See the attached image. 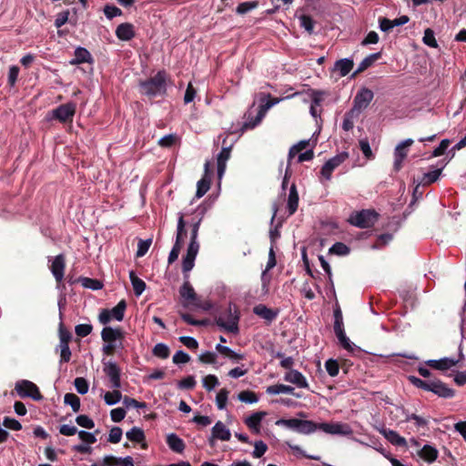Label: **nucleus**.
<instances>
[{
	"label": "nucleus",
	"instance_id": "obj_8",
	"mask_svg": "<svg viewBox=\"0 0 466 466\" xmlns=\"http://www.w3.org/2000/svg\"><path fill=\"white\" fill-rule=\"evenodd\" d=\"M76 109V106L72 102L60 105L52 110V117L61 123H72Z\"/></svg>",
	"mask_w": 466,
	"mask_h": 466
},
{
	"label": "nucleus",
	"instance_id": "obj_23",
	"mask_svg": "<svg viewBox=\"0 0 466 466\" xmlns=\"http://www.w3.org/2000/svg\"><path fill=\"white\" fill-rule=\"evenodd\" d=\"M166 442L169 449L176 453L181 454L185 451L186 443L176 433H169L167 435Z\"/></svg>",
	"mask_w": 466,
	"mask_h": 466
},
{
	"label": "nucleus",
	"instance_id": "obj_64",
	"mask_svg": "<svg viewBox=\"0 0 466 466\" xmlns=\"http://www.w3.org/2000/svg\"><path fill=\"white\" fill-rule=\"evenodd\" d=\"M217 385H218V380L215 375H207L203 379V386L208 390H213Z\"/></svg>",
	"mask_w": 466,
	"mask_h": 466
},
{
	"label": "nucleus",
	"instance_id": "obj_45",
	"mask_svg": "<svg viewBox=\"0 0 466 466\" xmlns=\"http://www.w3.org/2000/svg\"><path fill=\"white\" fill-rule=\"evenodd\" d=\"M228 390L227 389H221L216 396V402L218 410H223L226 407Z\"/></svg>",
	"mask_w": 466,
	"mask_h": 466
},
{
	"label": "nucleus",
	"instance_id": "obj_50",
	"mask_svg": "<svg viewBox=\"0 0 466 466\" xmlns=\"http://www.w3.org/2000/svg\"><path fill=\"white\" fill-rule=\"evenodd\" d=\"M392 239V235L390 233H384L378 236L376 241L372 245V248L378 249L386 246Z\"/></svg>",
	"mask_w": 466,
	"mask_h": 466
},
{
	"label": "nucleus",
	"instance_id": "obj_26",
	"mask_svg": "<svg viewBox=\"0 0 466 466\" xmlns=\"http://www.w3.org/2000/svg\"><path fill=\"white\" fill-rule=\"evenodd\" d=\"M126 435H127V438L130 441H134L137 443H142L141 447L143 449L147 448V444L145 442V440H146L145 432L142 429L137 428V427H133L130 431H128L126 433Z\"/></svg>",
	"mask_w": 466,
	"mask_h": 466
},
{
	"label": "nucleus",
	"instance_id": "obj_22",
	"mask_svg": "<svg viewBox=\"0 0 466 466\" xmlns=\"http://www.w3.org/2000/svg\"><path fill=\"white\" fill-rule=\"evenodd\" d=\"M101 338L106 343H116L117 339L124 338V333L121 329L105 327L101 331Z\"/></svg>",
	"mask_w": 466,
	"mask_h": 466
},
{
	"label": "nucleus",
	"instance_id": "obj_49",
	"mask_svg": "<svg viewBox=\"0 0 466 466\" xmlns=\"http://www.w3.org/2000/svg\"><path fill=\"white\" fill-rule=\"evenodd\" d=\"M74 385L79 394H86L88 391V382L85 378L78 377L75 379Z\"/></svg>",
	"mask_w": 466,
	"mask_h": 466
},
{
	"label": "nucleus",
	"instance_id": "obj_52",
	"mask_svg": "<svg viewBox=\"0 0 466 466\" xmlns=\"http://www.w3.org/2000/svg\"><path fill=\"white\" fill-rule=\"evenodd\" d=\"M152 243V239H139L137 244V257L140 258L147 254Z\"/></svg>",
	"mask_w": 466,
	"mask_h": 466
},
{
	"label": "nucleus",
	"instance_id": "obj_29",
	"mask_svg": "<svg viewBox=\"0 0 466 466\" xmlns=\"http://www.w3.org/2000/svg\"><path fill=\"white\" fill-rule=\"evenodd\" d=\"M231 147H223L218 156V175L221 177L226 169V162L230 157Z\"/></svg>",
	"mask_w": 466,
	"mask_h": 466
},
{
	"label": "nucleus",
	"instance_id": "obj_11",
	"mask_svg": "<svg viewBox=\"0 0 466 466\" xmlns=\"http://www.w3.org/2000/svg\"><path fill=\"white\" fill-rule=\"evenodd\" d=\"M349 157L347 152H342L329 158L321 167L320 174L327 179L331 178L332 172L336 167L342 164Z\"/></svg>",
	"mask_w": 466,
	"mask_h": 466
},
{
	"label": "nucleus",
	"instance_id": "obj_14",
	"mask_svg": "<svg viewBox=\"0 0 466 466\" xmlns=\"http://www.w3.org/2000/svg\"><path fill=\"white\" fill-rule=\"evenodd\" d=\"M413 144V140L411 138H408L399 144L394 152V169L399 171L402 167V161L406 158L408 155V147Z\"/></svg>",
	"mask_w": 466,
	"mask_h": 466
},
{
	"label": "nucleus",
	"instance_id": "obj_25",
	"mask_svg": "<svg viewBox=\"0 0 466 466\" xmlns=\"http://www.w3.org/2000/svg\"><path fill=\"white\" fill-rule=\"evenodd\" d=\"M266 392L270 395L289 393L295 396L296 398H301V394L295 392V389L293 387L284 384H275L268 386L266 390Z\"/></svg>",
	"mask_w": 466,
	"mask_h": 466
},
{
	"label": "nucleus",
	"instance_id": "obj_56",
	"mask_svg": "<svg viewBox=\"0 0 466 466\" xmlns=\"http://www.w3.org/2000/svg\"><path fill=\"white\" fill-rule=\"evenodd\" d=\"M92 330L93 326L91 324H78L75 328L76 334L81 338L88 336Z\"/></svg>",
	"mask_w": 466,
	"mask_h": 466
},
{
	"label": "nucleus",
	"instance_id": "obj_42",
	"mask_svg": "<svg viewBox=\"0 0 466 466\" xmlns=\"http://www.w3.org/2000/svg\"><path fill=\"white\" fill-rule=\"evenodd\" d=\"M258 6V1L243 2V3H240L237 6L236 12L238 15H245V14L248 13L249 11L257 8Z\"/></svg>",
	"mask_w": 466,
	"mask_h": 466
},
{
	"label": "nucleus",
	"instance_id": "obj_54",
	"mask_svg": "<svg viewBox=\"0 0 466 466\" xmlns=\"http://www.w3.org/2000/svg\"><path fill=\"white\" fill-rule=\"evenodd\" d=\"M76 422L80 426V427H83V428H86V429H93L95 427V422L94 420L89 418L87 415H78L76 418Z\"/></svg>",
	"mask_w": 466,
	"mask_h": 466
},
{
	"label": "nucleus",
	"instance_id": "obj_18",
	"mask_svg": "<svg viewBox=\"0 0 466 466\" xmlns=\"http://www.w3.org/2000/svg\"><path fill=\"white\" fill-rule=\"evenodd\" d=\"M279 312L278 309H273L264 304H258L253 308V313L268 322H272L278 317Z\"/></svg>",
	"mask_w": 466,
	"mask_h": 466
},
{
	"label": "nucleus",
	"instance_id": "obj_40",
	"mask_svg": "<svg viewBox=\"0 0 466 466\" xmlns=\"http://www.w3.org/2000/svg\"><path fill=\"white\" fill-rule=\"evenodd\" d=\"M122 399V393L118 389H114L113 391H107L104 395L105 402L107 405H114L120 401Z\"/></svg>",
	"mask_w": 466,
	"mask_h": 466
},
{
	"label": "nucleus",
	"instance_id": "obj_44",
	"mask_svg": "<svg viewBox=\"0 0 466 466\" xmlns=\"http://www.w3.org/2000/svg\"><path fill=\"white\" fill-rule=\"evenodd\" d=\"M178 141V137L176 134H169L164 136L158 140V145L162 147H172Z\"/></svg>",
	"mask_w": 466,
	"mask_h": 466
},
{
	"label": "nucleus",
	"instance_id": "obj_35",
	"mask_svg": "<svg viewBox=\"0 0 466 466\" xmlns=\"http://www.w3.org/2000/svg\"><path fill=\"white\" fill-rule=\"evenodd\" d=\"M127 309V302L125 299H121L116 306H115L111 310V317L116 319L118 321L123 320L125 316V311Z\"/></svg>",
	"mask_w": 466,
	"mask_h": 466
},
{
	"label": "nucleus",
	"instance_id": "obj_4",
	"mask_svg": "<svg viewBox=\"0 0 466 466\" xmlns=\"http://www.w3.org/2000/svg\"><path fill=\"white\" fill-rule=\"evenodd\" d=\"M238 321L239 311L235 306L233 310L232 304H229L228 309L221 312L218 318H216V324L218 327L227 332L233 334H238L239 331Z\"/></svg>",
	"mask_w": 466,
	"mask_h": 466
},
{
	"label": "nucleus",
	"instance_id": "obj_10",
	"mask_svg": "<svg viewBox=\"0 0 466 466\" xmlns=\"http://www.w3.org/2000/svg\"><path fill=\"white\" fill-rule=\"evenodd\" d=\"M105 374L109 379L111 387L113 389H120L121 384V370L116 365V363L113 361L104 362V369H103Z\"/></svg>",
	"mask_w": 466,
	"mask_h": 466
},
{
	"label": "nucleus",
	"instance_id": "obj_6",
	"mask_svg": "<svg viewBox=\"0 0 466 466\" xmlns=\"http://www.w3.org/2000/svg\"><path fill=\"white\" fill-rule=\"evenodd\" d=\"M379 214L373 209H362L353 212L348 221L360 228H368L374 226L378 221Z\"/></svg>",
	"mask_w": 466,
	"mask_h": 466
},
{
	"label": "nucleus",
	"instance_id": "obj_31",
	"mask_svg": "<svg viewBox=\"0 0 466 466\" xmlns=\"http://www.w3.org/2000/svg\"><path fill=\"white\" fill-rule=\"evenodd\" d=\"M438 450L431 445H424L419 451V456L427 462H433L438 458Z\"/></svg>",
	"mask_w": 466,
	"mask_h": 466
},
{
	"label": "nucleus",
	"instance_id": "obj_28",
	"mask_svg": "<svg viewBox=\"0 0 466 466\" xmlns=\"http://www.w3.org/2000/svg\"><path fill=\"white\" fill-rule=\"evenodd\" d=\"M381 57V52L370 54L368 56H366L359 65L357 70L352 74V77H355L359 74L365 71L367 68H369L374 62L379 60Z\"/></svg>",
	"mask_w": 466,
	"mask_h": 466
},
{
	"label": "nucleus",
	"instance_id": "obj_17",
	"mask_svg": "<svg viewBox=\"0 0 466 466\" xmlns=\"http://www.w3.org/2000/svg\"><path fill=\"white\" fill-rule=\"evenodd\" d=\"M425 364L431 369L444 371L458 365V360H455V359L452 358H442L441 360H429Z\"/></svg>",
	"mask_w": 466,
	"mask_h": 466
},
{
	"label": "nucleus",
	"instance_id": "obj_16",
	"mask_svg": "<svg viewBox=\"0 0 466 466\" xmlns=\"http://www.w3.org/2000/svg\"><path fill=\"white\" fill-rule=\"evenodd\" d=\"M284 380L289 383L295 384L299 388H309L305 376L297 370H290L288 371L284 376Z\"/></svg>",
	"mask_w": 466,
	"mask_h": 466
},
{
	"label": "nucleus",
	"instance_id": "obj_62",
	"mask_svg": "<svg viewBox=\"0 0 466 466\" xmlns=\"http://www.w3.org/2000/svg\"><path fill=\"white\" fill-rule=\"evenodd\" d=\"M122 429L119 427H113L110 430L109 436H108V441L111 443H118L121 441L122 438Z\"/></svg>",
	"mask_w": 466,
	"mask_h": 466
},
{
	"label": "nucleus",
	"instance_id": "obj_58",
	"mask_svg": "<svg viewBox=\"0 0 466 466\" xmlns=\"http://www.w3.org/2000/svg\"><path fill=\"white\" fill-rule=\"evenodd\" d=\"M195 260L184 257L182 261V272L184 279H189V271L194 268Z\"/></svg>",
	"mask_w": 466,
	"mask_h": 466
},
{
	"label": "nucleus",
	"instance_id": "obj_34",
	"mask_svg": "<svg viewBox=\"0 0 466 466\" xmlns=\"http://www.w3.org/2000/svg\"><path fill=\"white\" fill-rule=\"evenodd\" d=\"M77 281L80 282L83 287H85L86 289H91L93 290H98L103 288L102 282L96 279H90L87 277H80L77 279Z\"/></svg>",
	"mask_w": 466,
	"mask_h": 466
},
{
	"label": "nucleus",
	"instance_id": "obj_2",
	"mask_svg": "<svg viewBox=\"0 0 466 466\" xmlns=\"http://www.w3.org/2000/svg\"><path fill=\"white\" fill-rule=\"evenodd\" d=\"M410 382L418 389L430 391L442 399H452L456 390L449 387L445 382L438 378L430 380H421L415 376H409Z\"/></svg>",
	"mask_w": 466,
	"mask_h": 466
},
{
	"label": "nucleus",
	"instance_id": "obj_57",
	"mask_svg": "<svg viewBox=\"0 0 466 466\" xmlns=\"http://www.w3.org/2000/svg\"><path fill=\"white\" fill-rule=\"evenodd\" d=\"M198 360L200 362L205 364H216L217 363V354L212 351H206L201 353L198 356Z\"/></svg>",
	"mask_w": 466,
	"mask_h": 466
},
{
	"label": "nucleus",
	"instance_id": "obj_36",
	"mask_svg": "<svg viewBox=\"0 0 466 466\" xmlns=\"http://www.w3.org/2000/svg\"><path fill=\"white\" fill-rule=\"evenodd\" d=\"M441 171H442V168H438L433 171L425 173L422 176L420 183L423 186H428V185L434 183L435 181L438 180L440 175L441 174Z\"/></svg>",
	"mask_w": 466,
	"mask_h": 466
},
{
	"label": "nucleus",
	"instance_id": "obj_5",
	"mask_svg": "<svg viewBox=\"0 0 466 466\" xmlns=\"http://www.w3.org/2000/svg\"><path fill=\"white\" fill-rule=\"evenodd\" d=\"M278 426H285L293 430L300 434H310L317 430H319L320 423L312 420L292 419H279L276 421Z\"/></svg>",
	"mask_w": 466,
	"mask_h": 466
},
{
	"label": "nucleus",
	"instance_id": "obj_43",
	"mask_svg": "<svg viewBox=\"0 0 466 466\" xmlns=\"http://www.w3.org/2000/svg\"><path fill=\"white\" fill-rule=\"evenodd\" d=\"M238 400L246 403H256L258 400L257 394L251 390H242L238 394Z\"/></svg>",
	"mask_w": 466,
	"mask_h": 466
},
{
	"label": "nucleus",
	"instance_id": "obj_59",
	"mask_svg": "<svg viewBox=\"0 0 466 466\" xmlns=\"http://www.w3.org/2000/svg\"><path fill=\"white\" fill-rule=\"evenodd\" d=\"M254 447L255 449L252 452L254 458H261L268 450L267 444L262 441H256Z\"/></svg>",
	"mask_w": 466,
	"mask_h": 466
},
{
	"label": "nucleus",
	"instance_id": "obj_12",
	"mask_svg": "<svg viewBox=\"0 0 466 466\" xmlns=\"http://www.w3.org/2000/svg\"><path fill=\"white\" fill-rule=\"evenodd\" d=\"M374 97L373 92L369 88H362L354 97L353 100V108L351 112L354 110L360 111L368 107L370 103Z\"/></svg>",
	"mask_w": 466,
	"mask_h": 466
},
{
	"label": "nucleus",
	"instance_id": "obj_27",
	"mask_svg": "<svg viewBox=\"0 0 466 466\" xmlns=\"http://www.w3.org/2000/svg\"><path fill=\"white\" fill-rule=\"evenodd\" d=\"M299 207V193L296 185L293 183L289 188V194L288 198V211L289 215H293Z\"/></svg>",
	"mask_w": 466,
	"mask_h": 466
},
{
	"label": "nucleus",
	"instance_id": "obj_3",
	"mask_svg": "<svg viewBox=\"0 0 466 466\" xmlns=\"http://www.w3.org/2000/svg\"><path fill=\"white\" fill-rule=\"evenodd\" d=\"M179 295L183 300V306H194L204 311H208L212 309V303L208 300H202L196 293L192 287L189 279H184V283L179 288Z\"/></svg>",
	"mask_w": 466,
	"mask_h": 466
},
{
	"label": "nucleus",
	"instance_id": "obj_60",
	"mask_svg": "<svg viewBox=\"0 0 466 466\" xmlns=\"http://www.w3.org/2000/svg\"><path fill=\"white\" fill-rule=\"evenodd\" d=\"M3 425L13 431H20L22 429V424L17 420L10 417L4 418Z\"/></svg>",
	"mask_w": 466,
	"mask_h": 466
},
{
	"label": "nucleus",
	"instance_id": "obj_20",
	"mask_svg": "<svg viewBox=\"0 0 466 466\" xmlns=\"http://www.w3.org/2000/svg\"><path fill=\"white\" fill-rule=\"evenodd\" d=\"M116 35L119 40L129 41L135 37V26L131 23H122L116 29Z\"/></svg>",
	"mask_w": 466,
	"mask_h": 466
},
{
	"label": "nucleus",
	"instance_id": "obj_24",
	"mask_svg": "<svg viewBox=\"0 0 466 466\" xmlns=\"http://www.w3.org/2000/svg\"><path fill=\"white\" fill-rule=\"evenodd\" d=\"M354 62L350 58L339 59L335 62L333 71L339 72L340 77L346 76L353 68Z\"/></svg>",
	"mask_w": 466,
	"mask_h": 466
},
{
	"label": "nucleus",
	"instance_id": "obj_46",
	"mask_svg": "<svg viewBox=\"0 0 466 466\" xmlns=\"http://www.w3.org/2000/svg\"><path fill=\"white\" fill-rule=\"evenodd\" d=\"M287 445L294 451V454L297 457H304V458H307V459H309V460H314V461H319L320 460L319 456H314V455L306 454V452L298 445H294V444H291L289 442H287Z\"/></svg>",
	"mask_w": 466,
	"mask_h": 466
},
{
	"label": "nucleus",
	"instance_id": "obj_13",
	"mask_svg": "<svg viewBox=\"0 0 466 466\" xmlns=\"http://www.w3.org/2000/svg\"><path fill=\"white\" fill-rule=\"evenodd\" d=\"M66 269V258L63 254H59L55 257L50 265V270L56 281L59 285L62 283L65 276Z\"/></svg>",
	"mask_w": 466,
	"mask_h": 466
},
{
	"label": "nucleus",
	"instance_id": "obj_30",
	"mask_svg": "<svg viewBox=\"0 0 466 466\" xmlns=\"http://www.w3.org/2000/svg\"><path fill=\"white\" fill-rule=\"evenodd\" d=\"M93 61L91 54L84 47H77L75 51V58L71 61L72 65L83 63H91Z\"/></svg>",
	"mask_w": 466,
	"mask_h": 466
},
{
	"label": "nucleus",
	"instance_id": "obj_7",
	"mask_svg": "<svg viewBox=\"0 0 466 466\" xmlns=\"http://www.w3.org/2000/svg\"><path fill=\"white\" fill-rule=\"evenodd\" d=\"M15 390L21 398H31L36 401L44 399L38 387L34 382L27 380L17 381Z\"/></svg>",
	"mask_w": 466,
	"mask_h": 466
},
{
	"label": "nucleus",
	"instance_id": "obj_19",
	"mask_svg": "<svg viewBox=\"0 0 466 466\" xmlns=\"http://www.w3.org/2000/svg\"><path fill=\"white\" fill-rule=\"evenodd\" d=\"M266 415L265 411H258L246 418L244 422L252 432L259 434L261 421Z\"/></svg>",
	"mask_w": 466,
	"mask_h": 466
},
{
	"label": "nucleus",
	"instance_id": "obj_15",
	"mask_svg": "<svg viewBox=\"0 0 466 466\" xmlns=\"http://www.w3.org/2000/svg\"><path fill=\"white\" fill-rule=\"evenodd\" d=\"M231 433L229 430L220 420L216 422L211 431V437L209 438V444L214 445V440L229 441Z\"/></svg>",
	"mask_w": 466,
	"mask_h": 466
},
{
	"label": "nucleus",
	"instance_id": "obj_48",
	"mask_svg": "<svg viewBox=\"0 0 466 466\" xmlns=\"http://www.w3.org/2000/svg\"><path fill=\"white\" fill-rule=\"evenodd\" d=\"M327 372L331 377H336L339 371V365L336 360L329 359L325 362Z\"/></svg>",
	"mask_w": 466,
	"mask_h": 466
},
{
	"label": "nucleus",
	"instance_id": "obj_38",
	"mask_svg": "<svg viewBox=\"0 0 466 466\" xmlns=\"http://www.w3.org/2000/svg\"><path fill=\"white\" fill-rule=\"evenodd\" d=\"M384 435L387 438V440L394 445L403 446L406 444V440L394 431H385Z\"/></svg>",
	"mask_w": 466,
	"mask_h": 466
},
{
	"label": "nucleus",
	"instance_id": "obj_1",
	"mask_svg": "<svg viewBox=\"0 0 466 466\" xmlns=\"http://www.w3.org/2000/svg\"><path fill=\"white\" fill-rule=\"evenodd\" d=\"M170 82L169 74L162 69L147 79L139 80L138 91L142 96L149 99H153L157 96H165L167 95L168 83Z\"/></svg>",
	"mask_w": 466,
	"mask_h": 466
},
{
	"label": "nucleus",
	"instance_id": "obj_9",
	"mask_svg": "<svg viewBox=\"0 0 466 466\" xmlns=\"http://www.w3.org/2000/svg\"><path fill=\"white\" fill-rule=\"evenodd\" d=\"M319 430L332 435L350 436L353 434L351 427L348 423L343 422H322L320 423Z\"/></svg>",
	"mask_w": 466,
	"mask_h": 466
},
{
	"label": "nucleus",
	"instance_id": "obj_51",
	"mask_svg": "<svg viewBox=\"0 0 466 466\" xmlns=\"http://www.w3.org/2000/svg\"><path fill=\"white\" fill-rule=\"evenodd\" d=\"M59 345H69V342L72 339L71 332L64 327L62 322L59 324Z\"/></svg>",
	"mask_w": 466,
	"mask_h": 466
},
{
	"label": "nucleus",
	"instance_id": "obj_53",
	"mask_svg": "<svg viewBox=\"0 0 466 466\" xmlns=\"http://www.w3.org/2000/svg\"><path fill=\"white\" fill-rule=\"evenodd\" d=\"M340 345L347 350L352 351L353 346L350 340V339L346 336L345 330H339V332H335Z\"/></svg>",
	"mask_w": 466,
	"mask_h": 466
},
{
	"label": "nucleus",
	"instance_id": "obj_61",
	"mask_svg": "<svg viewBox=\"0 0 466 466\" xmlns=\"http://www.w3.org/2000/svg\"><path fill=\"white\" fill-rule=\"evenodd\" d=\"M196 385L193 376H187L177 382V386L181 390H192Z\"/></svg>",
	"mask_w": 466,
	"mask_h": 466
},
{
	"label": "nucleus",
	"instance_id": "obj_32",
	"mask_svg": "<svg viewBox=\"0 0 466 466\" xmlns=\"http://www.w3.org/2000/svg\"><path fill=\"white\" fill-rule=\"evenodd\" d=\"M129 279L132 283L135 295L140 296L147 287L146 282L139 279L133 270L129 272Z\"/></svg>",
	"mask_w": 466,
	"mask_h": 466
},
{
	"label": "nucleus",
	"instance_id": "obj_33",
	"mask_svg": "<svg viewBox=\"0 0 466 466\" xmlns=\"http://www.w3.org/2000/svg\"><path fill=\"white\" fill-rule=\"evenodd\" d=\"M186 237H187L186 222L184 220V216L181 214L179 216L178 221H177V236H176L175 243H178V245L183 247Z\"/></svg>",
	"mask_w": 466,
	"mask_h": 466
},
{
	"label": "nucleus",
	"instance_id": "obj_41",
	"mask_svg": "<svg viewBox=\"0 0 466 466\" xmlns=\"http://www.w3.org/2000/svg\"><path fill=\"white\" fill-rule=\"evenodd\" d=\"M350 248L342 242H336L329 249V254H334V255H338V256L348 255L350 253Z\"/></svg>",
	"mask_w": 466,
	"mask_h": 466
},
{
	"label": "nucleus",
	"instance_id": "obj_55",
	"mask_svg": "<svg viewBox=\"0 0 466 466\" xmlns=\"http://www.w3.org/2000/svg\"><path fill=\"white\" fill-rule=\"evenodd\" d=\"M422 40H423V43L425 45H427L428 46H431V47L438 46L437 41L435 39L434 32L431 28H427L424 31V35H423Z\"/></svg>",
	"mask_w": 466,
	"mask_h": 466
},
{
	"label": "nucleus",
	"instance_id": "obj_47",
	"mask_svg": "<svg viewBox=\"0 0 466 466\" xmlns=\"http://www.w3.org/2000/svg\"><path fill=\"white\" fill-rule=\"evenodd\" d=\"M287 445L294 451V454L297 457H304V458H307V459H309V460H314V461H319L320 460L319 456H314V455L306 454V452L298 445H294V444H291L289 442H287Z\"/></svg>",
	"mask_w": 466,
	"mask_h": 466
},
{
	"label": "nucleus",
	"instance_id": "obj_63",
	"mask_svg": "<svg viewBox=\"0 0 466 466\" xmlns=\"http://www.w3.org/2000/svg\"><path fill=\"white\" fill-rule=\"evenodd\" d=\"M300 23H301V26L304 27V29L307 32H309V34H311L313 32L315 22L311 18V16L303 15L300 17Z\"/></svg>",
	"mask_w": 466,
	"mask_h": 466
},
{
	"label": "nucleus",
	"instance_id": "obj_39",
	"mask_svg": "<svg viewBox=\"0 0 466 466\" xmlns=\"http://www.w3.org/2000/svg\"><path fill=\"white\" fill-rule=\"evenodd\" d=\"M152 353L154 356L160 358L162 360L167 359L170 355L169 348L164 343H157L152 350Z\"/></svg>",
	"mask_w": 466,
	"mask_h": 466
},
{
	"label": "nucleus",
	"instance_id": "obj_37",
	"mask_svg": "<svg viewBox=\"0 0 466 466\" xmlns=\"http://www.w3.org/2000/svg\"><path fill=\"white\" fill-rule=\"evenodd\" d=\"M64 402L71 406L74 412H78L80 410V399L75 393H66L64 396Z\"/></svg>",
	"mask_w": 466,
	"mask_h": 466
},
{
	"label": "nucleus",
	"instance_id": "obj_21",
	"mask_svg": "<svg viewBox=\"0 0 466 466\" xmlns=\"http://www.w3.org/2000/svg\"><path fill=\"white\" fill-rule=\"evenodd\" d=\"M209 163L205 164V175L197 184L196 197L198 198H202L210 188L211 178L208 176Z\"/></svg>",
	"mask_w": 466,
	"mask_h": 466
}]
</instances>
